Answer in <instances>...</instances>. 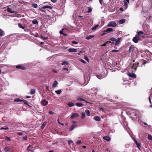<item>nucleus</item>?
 Returning a JSON list of instances; mask_svg holds the SVG:
<instances>
[{"label":"nucleus","instance_id":"1","mask_svg":"<svg viewBox=\"0 0 152 152\" xmlns=\"http://www.w3.org/2000/svg\"><path fill=\"white\" fill-rule=\"evenodd\" d=\"M144 33L142 31H140L137 32L134 37L132 39V41L135 43L138 42L139 40H140V34H143Z\"/></svg>","mask_w":152,"mask_h":152},{"label":"nucleus","instance_id":"2","mask_svg":"<svg viewBox=\"0 0 152 152\" xmlns=\"http://www.w3.org/2000/svg\"><path fill=\"white\" fill-rule=\"evenodd\" d=\"M121 38H118L117 39H116L115 38L113 37L110 38L109 40L110 41H115V45H117L119 44L121 41Z\"/></svg>","mask_w":152,"mask_h":152},{"label":"nucleus","instance_id":"3","mask_svg":"<svg viewBox=\"0 0 152 152\" xmlns=\"http://www.w3.org/2000/svg\"><path fill=\"white\" fill-rule=\"evenodd\" d=\"M113 31V29L111 28H109L106 30H104L103 33L101 34V36H103L107 33L111 32Z\"/></svg>","mask_w":152,"mask_h":152},{"label":"nucleus","instance_id":"4","mask_svg":"<svg viewBox=\"0 0 152 152\" xmlns=\"http://www.w3.org/2000/svg\"><path fill=\"white\" fill-rule=\"evenodd\" d=\"M116 26V23L113 21L110 22L107 25L108 27H115Z\"/></svg>","mask_w":152,"mask_h":152},{"label":"nucleus","instance_id":"5","mask_svg":"<svg viewBox=\"0 0 152 152\" xmlns=\"http://www.w3.org/2000/svg\"><path fill=\"white\" fill-rule=\"evenodd\" d=\"M139 63L138 62H135V63L133 64L132 67V68L134 69V70L135 71L137 70V67L139 66Z\"/></svg>","mask_w":152,"mask_h":152},{"label":"nucleus","instance_id":"6","mask_svg":"<svg viewBox=\"0 0 152 152\" xmlns=\"http://www.w3.org/2000/svg\"><path fill=\"white\" fill-rule=\"evenodd\" d=\"M16 68L18 69L22 70H26L27 69V68L26 67L20 65L16 66Z\"/></svg>","mask_w":152,"mask_h":152},{"label":"nucleus","instance_id":"7","mask_svg":"<svg viewBox=\"0 0 152 152\" xmlns=\"http://www.w3.org/2000/svg\"><path fill=\"white\" fill-rule=\"evenodd\" d=\"M135 47L133 45H132L130 47L129 50V52L130 53H132L134 50Z\"/></svg>","mask_w":152,"mask_h":152},{"label":"nucleus","instance_id":"8","mask_svg":"<svg viewBox=\"0 0 152 152\" xmlns=\"http://www.w3.org/2000/svg\"><path fill=\"white\" fill-rule=\"evenodd\" d=\"M79 116V115L78 113H74L72 114L70 118L72 119H73L75 118H77Z\"/></svg>","mask_w":152,"mask_h":152},{"label":"nucleus","instance_id":"9","mask_svg":"<svg viewBox=\"0 0 152 152\" xmlns=\"http://www.w3.org/2000/svg\"><path fill=\"white\" fill-rule=\"evenodd\" d=\"M128 76L130 77H132L133 78L136 77V75L133 72H128Z\"/></svg>","mask_w":152,"mask_h":152},{"label":"nucleus","instance_id":"10","mask_svg":"<svg viewBox=\"0 0 152 152\" xmlns=\"http://www.w3.org/2000/svg\"><path fill=\"white\" fill-rule=\"evenodd\" d=\"M68 51L69 53L76 52L77 51V50L76 49L70 48L68 50Z\"/></svg>","mask_w":152,"mask_h":152},{"label":"nucleus","instance_id":"11","mask_svg":"<svg viewBox=\"0 0 152 152\" xmlns=\"http://www.w3.org/2000/svg\"><path fill=\"white\" fill-rule=\"evenodd\" d=\"M41 103L44 106H45L48 104V102L45 99L41 102Z\"/></svg>","mask_w":152,"mask_h":152},{"label":"nucleus","instance_id":"12","mask_svg":"<svg viewBox=\"0 0 152 152\" xmlns=\"http://www.w3.org/2000/svg\"><path fill=\"white\" fill-rule=\"evenodd\" d=\"M33 148V146L32 145H29L28 146L27 148V150L29 151H30L32 152H34V151L32 149V148Z\"/></svg>","mask_w":152,"mask_h":152},{"label":"nucleus","instance_id":"13","mask_svg":"<svg viewBox=\"0 0 152 152\" xmlns=\"http://www.w3.org/2000/svg\"><path fill=\"white\" fill-rule=\"evenodd\" d=\"M103 139L106 140L107 142H109L110 141L111 138L109 136H104L103 137Z\"/></svg>","mask_w":152,"mask_h":152},{"label":"nucleus","instance_id":"14","mask_svg":"<svg viewBox=\"0 0 152 152\" xmlns=\"http://www.w3.org/2000/svg\"><path fill=\"white\" fill-rule=\"evenodd\" d=\"M77 100H78L79 101H85L86 103H87V102L83 98V97L80 96L79 97L77 98Z\"/></svg>","mask_w":152,"mask_h":152},{"label":"nucleus","instance_id":"15","mask_svg":"<svg viewBox=\"0 0 152 152\" xmlns=\"http://www.w3.org/2000/svg\"><path fill=\"white\" fill-rule=\"evenodd\" d=\"M77 126V125L75 124H72L70 127L69 130L72 131L74 128Z\"/></svg>","mask_w":152,"mask_h":152},{"label":"nucleus","instance_id":"16","mask_svg":"<svg viewBox=\"0 0 152 152\" xmlns=\"http://www.w3.org/2000/svg\"><path fill=\"white\" fill-rule=\"evenodd\" d=\"M94 119L96 121H99L101 120L100 117L98 116L94 117Z\"/></svg>","mask_w":152,"mask_h":152},{"label":"nucleus","instance_id":"17","mask_svg":"<svg viewBox=\"0 0 152 152\" xmlns=\"http://www.w3.org/2000/svg\"><path fill=\"white\" fill-rule=\"evenodd\" d=\"M76 105L77 106L79 107H82L84 106V104L81 102L76 103Z\"/></svg>","mask_w":152,"mask_h":152},{"label":"nucleus","instance_id":"18","mask_svg":"<svg viewBox=\"0 0 152 152\" xmlns=\"http://www.w3.org/2000/svg\"><path fill=\"white\" fill-rule=\"evenodd\" d=\"M7 12L11 13H14L15 12L14 10H12L11 8L9 7L7 8Z\"/></svg>","mask_w":152,"mask_h":152},{"label":"nucleus","instance_id":"19","mask_svg":"<svg viewBox=\"0 0 152 152\" xmlns=\"http://www.w3.org/2000/svg\"><path fill=\"white\" fill-rule=\"evenodd\" d=\"M58 84V82L56 80H55L53 84V87L54 88L56 87Z\"/></svg>","mask_w":152,"mask_h":152},{"label":"nucleus","instance_id":"20","mask_svg":"<svg viewBox=\"0 0 152 152\" xmlns=\"http://www.w3.org/2000/svg\"><path fill=\"white\" fill-rule=\"evenodd\" d=\"M126 20L124 19H122L118 21L119 23L120 24H122L125 22Z\"/></svg>","mask_w":152,"mask_h":152},{"label":"nucleus","instance_id":"21","mask_svg":"<svg viewBox=\"0 0 152 152\" xmlns=\"http://www.w3.org/2000/svg\"><path fill=\"white\" fill-rule=\"evenodd\" d=\"M4 150L5 152H10V148L8 147H5L4 149Z\"/></svg>","mask_w":152,"mask_h":152},{"label":"nucleus","instance_id":"22","mask_svg":"<svg viewBox=\"0 0 152 152\" xmlns=\"http://www.w3.org/2000/svg\"><path fill=\"white\" fill-rule=\"evenodd\" d=\"M85 113L87 116H89L90 115V113L89 110H86L85 111Z\"/></svg>","mask_w":152,"mask_h":152},{"label":"nucleus","instance_id":"23","mask_svg":"<svg viewBox=\"0 0 152 152\" xmlns=\"http://www.w3.org/2000/svg\"><path fill=\"white\" fill-rule=\"evenodd\" d=\"M65 29L64 28H62L61 29V30L59 31V33H60V34H63L64 36H66L67 35V34H66L64 33L63 32V31L64 30H65Z\"/></svg>","mask_w":152,"mask_h":152},{"label":"nucleus","instance_id":"24","mask_svg":"<svg viewBox=\"0 0 152 152\" xmlns=\"http://www.w3.org/2000/svg\"><path fill=\"white\" fill-rule=\"evenodd\" d=\"M4 34V31L2 29H0V36H3Z\"/></svg>","mask_w":152,"mask_h":152},{"label":"nucleus","instance_id":"25","mask_svg":"<svg viewBox=\"0 0 152 152\" xmlns=\"http://www.w3.org/2000/svg\"><path fill=\"white\" fill-rule=\"evenodd\" d=\"M23 101L22 100L20 99L19 98H16L14 100V102H22Z\"/></svg>","mask_w":152,"mask_h":152},{"label":"nucleus","instance_id":"26","mask_svg":"<svg viewBox=\"0 0 152 152\" xmlns=\"http://www.w3.org/2000/svg\"><path fill=\"white\" fill-rule=\"evenodd\" d=\"M67 105L69 107H72L74 106L75 104H74L71 102H69L68 104Z\"/></svg>","mask_w":152,"mask_h":152},{"label":"nucleus","instance_id":"27","mask_svg":"<svg viewBox=\"0 0 152 152\" xmlns=\"http://www.w3.org/2000/svg\"><path fill=\"white\" fill-rule=\"evenodd\" d=\"M94 37V36H93V35H89L87 37L86 39L87 40H89V39H92V38H93V37Z\"/></svg>","mask_w":152,"mask_h":152},{"label":"nucleus","instance_id":"28","mask_svg":"<svg viewBox=\"0 0 152 152\" xmlns=\"http://www.w3.org/2000/svg\"><path fill=\"white\" fill-rule=\"evenodd\" d=\"M46 124H47V122H44L43 123V124L41 126V128L42 129H43L44 128Z\"/></svg>","mask_w":152,"mask_h":152},{"label":"nucleus","instance_id":"29","mask_svg":"<svg viewBox=\"0 0 152 152\" xmlns=\"http://www.w3.org/2000/svg\"><path fill=\"white\" fill-rule=\"evenodd\" d=\"M35 90L34 89H32L31 90L30 94H35Z\"/></svg>","mask_w":152,"mask_h":152},{"label":"nucleus","instance_id":"30","mask_svg":"<svg viewBox=\"0 0 152 152\" xmlns=\"http://www.w3.org/2000/svg\"><path fill=\"white\" fill-rule=\"evenodd\" d=\"M18 27L19 28H22L23 29H24L25 27L22 26L20 23H18Z\"/></svg>","mask_w":152,"mask_h":152},{"label":"nucleus","instance_id":"31","mask_svg":"<svg viewBox=\"0 0 152 152\" xmlns=\"http://www.w3.org/2000/svg\"><path fill=\"white\" fill-rule=\"evenodd\" d=\"M5 140L7 141H11L10 139L8 137L6 136H4Z\"/></svg>","mask_w":152,"mask_h":152},{"label":"nucleus","instance_id":"32","mask_svg":"<svg viewBox=\"0 0 152 152\" xmlns=\"http://www.w3.org/2000/svg\"><path fill=\"white\" fill-rule=\"evenodd\" d=\"M32 23L33 24H38V22L37 20L36 19L33 20L32 21Z\"/></svg>","mask_w":152,"mask_h":152},{"label":"nucleus","instance_id":"33","mask_svg":"<svg viewBox=\"0 0 152 152\" xmlns=\"http://www.w3.org/2000/svg\"><path fill=\"white\" fill-rule=\"evenodd\" d=\"M43 8L45 9L46 8H49L50 9H52V7H51L48 6H45L43 7Z\"/></svg>","mask_w":152,"mask_h":152},{"label":"nucleus","instance_id":"34","mask_svg":"<svg viewBox=\"0 0 152 152\" xmlns=\"http://www.w3.org/2000/svg\"><path fill=\"white\" fill-rule=\"evenodd\" d=\"M32 6L34 8H37L38 7V5L36 4L33 3L32 4Z\"/></svg>","mask_w":152,"mask_h":152},{"label":"nucleus","instance_id":"35","mask_svg":"<svg viewBox=\"0 0 152 152\" xmlns=\"http://www.w3.org/2000/svg\"><path fill=\"white\" fill-rule=\"evenodd\" d=\"M98 26L99 25L98 24L94 26V27L93 28H92L91 29L92 30H95Z\"/></svg>","mask_w":152,"mask_h":152},{"label":"nucleus","instance_id":"36","mask_svg":"<svg viewBox=\"0 0 152 152\" xmlns=\"http://www.w3.org/2000/svg\"><path fill=\"white\" fill-rule=\"evenodd\" d=\"M68 64H69V63H68V62L67 61H63L61 63L62 65H65V64L68 65Z\"/></svg>","mask_w":152,"mask_h":152},{"label":"nucleus","instance_id":"37","mask_svg":"<svg viewBox=\"0 0 152 152\" xmlns=\"http://www.w3.org/2000/svg\"><path fill=\"white\" fill-rule=\"evenodd\" d=\"M55 92L57 94H59L62 91L61 90H59L57 91H56Z\"/></svg>","mask_w":152,"mask_h":152},{"label":"nucleus","instance_id":"38","mask_svg":"<svg viewBox=\"0 0 152 152\" xmlns=\"http://www.w3.org/2000/svg\"><path fill=\"white\" fill-rule=\"evenodd\" d=\"M148 138L149 140H152V136L149 134H148Z\"/></svg>","mask_w":152,"mask_h":152},{"label":"nucleus","instance_id":"39","mask_svg":"<svg viewBox=\"0 0 152 152\" xmlns=\"http://www.w3.org/2000/svg\"><path fill=\"white\" fill-rule=\"evenodd\" d=\"M9 129V128L7 127H1L0 128V130H2L3 129L8 130Z\"/></svg>","mask_w":152,"mask_h":152},{"label":"nucleus","instance_id":"40","mask_svg":"<svg viewBox=\"0 0 152 152\" xmlns=\"http://www.w3.org/2000/svg\"><path fill=\"white\" fill-rule=\"evenodd\" d=\"M84 58L88 62H89V60L88 58L86 56H84Z\"/></svg>","mask_w":152,"mask_h":152},{"label":"nucleus","instance_id":"41","mask_svg":"<svg viewBox=\"0 0 152 152\" xmlns=\"http://www.w3.org/2000/svg\"><path fill=\"white\" fill-rule=\"evenodd\" d=\"M79 60L80 61H81V62H82L84 64H86V62L85 61H84V60L82 59L79 58Z\"/></svg>","mask_w":152,"mask_h":152},{"label":"nucleus","instance_id":"42","mask_svg":"<svg viewBox=\"0 0 152 152\" xmlns=\"http://www.w3.org/2000/svg\"><path fill=\"white\" fill-rule=\"evenodd\" d=\"M18 135H24L23 133L21 132H18L17 133Z\"/></svg>","mask_w":152,"mask_h":152},{"label":"nucleus","instance_id":"43","mask_svg":"<svg viewBox=\"0 0 152 152\" xmlns=\"http://www.w3.org/2000/svg\"><path fill=\"white\" fill-rule=\"evenodd\" d=\"M28 138V137L27 135H26V136L23 137H22L23 140H27Z\"/></svg>","mask_w":152,"mask_h":152},{"label":"nucleus","instance_id":"44","mask_svg":"<svg viewBox=\"0 0 152 152\" xmlns=\"http://www.w3.org/2000/svg\"><path fill=\"white\" fill-rule=\"evenodd\" d=\"M85 117V114L84 113H82L81 117L83 119Z\"/></svg>","mask_w":152,"mask_h":152},{"label":"nucleus","instance_id":"45","mask_svg":"<svg viewBox=\"0 0 152 152\" xmlns=\"http://www.w3.org/2000/svg\"><path fill=\"white\" fill-rule=\"evenodd\" d=\"M88 12L90 13V12H91L92 11V9L90 7H88Z\"/></svg>","mask_w":152,"mask_h":152},{"label":"nucleus","instance_id":"46","mask_svg":"<svg viewBox=\"0 0 152 152\" xmlns=\"http://www.w3.org/2000/svg\"><path fill=\"white\" fill-rule=\"evenodd\" d=\"M148 63V62L145 60H144L143 62L142 63V64L141 65V66H142V65H145Z\"/></svg>","mask_w":152,"mask_h":152},{"label":"nucleus","instance_id":"47","mask_svg":"<svg viewBox=\"0 0 152 152\" xmlns=\"http://www.w3.org/2000/svg\"><path fill=\"white\" fill-rule=\"evenodd\" d=\"M39 10L42 12H45V9L43 8V7H42L41 8H40Z\"/></svg>","mask_w":152,"mask_h":152},{"label":"nucleus","instance_id":"48","mask_svg":"<svg viewBox=\"0 0 152 152\" xmlns=\"http://www.w3.org/2000/svg\"><path fill=\"white\" fill-rule=\"evenodd\" d=\"M124 5L125 7L127 6H128V4H127V2H126V1L125 0H124Z\"/></svg>","mask_w":152,"mask_h":152},{"label":"nucleus","instance_id":"49","mask_svg":"<svg viewBox=\"0 0 152 152\" xmlns=\"http://www.w3.org/2000/svg\"><path fill=\"white\" fill-rule=\"evenodd\" d=\"M76 143L78 145H80L82 143V142L80 140H78L77 142Z\"/></svg>","mask_w":152,"mask_h":152},{"label":"nucleus","instance_id":"50","mask_svg":"<svg viewBox=\"0 0 152 152\" xmlns=\"http://www.w3.org/2000/svg\"><path fill=\"white\" fill-rule=\"evenodd\" d=\"M23 101V102H24V103L25 104L27 105H28V102L27 101L24 100Z\"/></svg>","mask_w":152,"mask_h":152},{"label":"nucleus","instance_id":"51","mask_svg":"<svg viewBox=\"0 0 152 152\" xmlns=\"http://www.w3.org/2000/svg\"><path fill=\"white\" fill-rule=\"evenodd\" d=\"M119 51L118 50H111V52H117Z\"/></svg>","mask_w":152,"mask_h":152},{"label":"nucleus","instance_id":"52","mask_svg":"<svg viewBox=\"0 0 152 152\" xmlns=\"http://www.w3.org/2000/svg\"><path fill=\"white\" fill-rule=\"evenodd\" d=\"M42 38L43 39H48V37H43L42 36Z\"/></svg>","mask_w":152,"mask_h":152},{"label":"nucleus","instance_id":"53","mask_svg":"<svg viewBox=\"0 0 152 152\" xmlns=\"http://www.w3.org/2000/svg\"><path fill=\"white\" fill-rule=\"evenodd\" d=\"M136 145H137V147L139 148V147L140 146L141 144L139 143H138L137 144H136Z\"/></svg>","mask_w":152,"mask_h":152},{"label":"nucleus","instance_id":"54","mask_svg":"<svg viewBox=\"0 0 152 152\" xmlns=\"http://www.w3.org/2000/svg\"><path fill=\"white\" fill-rule=\"evenodd\" d=\"M30 29L29 28H26L24 29V30L26 32H28L29 31Z\"/></svg>","mask_w":152,"mask_h":152},{"label":"nucleus","instance_id":"55","mask_svg":"<svg viewBox=\"0 0 152 152\" xmlns=\"http://www.w3.org/2000/svg\"><path fill=\"white\" fill-rule=\"evenodd\" d=\"M78 43L77 42L75 41H73L72 42V43L74 44H77Z\"/></svg>","mask_w":152,"mask_h":152},{"label":"nucleus","instance_id":"56","mask_svg":"<svg viewBox=\"0 0 152 152\" xmlns=\"http://www.w3.org/2000/svg\"><path fill=\"white\" fill-rule=\"evenodd\" d=\"M142 35L143 34H140V38L141 37H142V38H143L145 37L143 35Z\"/></svg>","mask_w":152,"mask_h":152},{"label":"nucleus","instance_id":"57","mask_svg":"<svg viewBox=\"0 0 152 152\" xmlns=\"http://www.w3.org/2000/svg\"><path fill=\"white\" fill-rule=\"evenodd\" d=\"M49 113L50 114L53 115L54 114V112L52 111H49Z\"/></svg>","mask_w":152,"mask_h":152},{"label":"nucleus","instance_id":"58","mask_svg":"<svg viewBox=\"0 0 152 152\" xmlns=\"http://www.w3.org/2000/svg\"><path fill=\"white\" fill-rule=\"evenodd\" d=\"M83 52H83V51H80L79 52V53H77V54L79 55H80V53H83Z\"/></svg>","mask_w":152,"mask_h":152},{"label":"nucleus","instance_id":"59","mask_svg":"<svg viewBox=\"0 0 152 152\" xmlns=\"http://www.w3.org/2000/svg\"><path fill=\"white\" fill-rule=\"evenodd\" d=\"M49 86H46V90H48V91H49Z\"/></svg>","mask_w":152,"mask_h":152},{"label":"nucleus","instance_id":"60","mask_svg":"<svg viewBox=\"0 0 152 152\" xmlns=\"http://www.w3.org/2000/svg\"><path fill=\"white\" fill-rule=\"evenodd\" d=\"M63 70H66V71H68L69 70V69L68 68H63Z\"/></svg>","mask_w":152,"mask_h":152},{"label":"nucleus","instance_id":"61","mask_svg":"<svg viewBox=\"0 0 152 152\" xmlns=\"http://www.w3.org/2000/svg\"><path fill=\"white\" fill-rule=\"evenodd\" d=\"M103 0H99V2L100 4L101 5L102 4V2H103Z\"/></svg>","mask_w":152,"mask_h":152},{"label":"nucleus","instance_id":"62","mask_svg":"<svg viewBox=\"0 0 152 152\" xmlns=\"http://www.w3.org/2000/svg\"><path fill=\"white\" fill-rule=\"evenodd\" d=\"M72 142V141L71 140H69L68 141V143L69 144H70Z\"/></svg>","mask_w":152,"mask_h":152},{"label":"nucleus","instance_id":"63","mask_svg":"<svg viewBox=\"0 0 152 152\" xmlns=\"http://www.w3.org/2000/svg\"><path fill=\"white\" fill-rule=\"evenodd\" d=\"M107 43H106V42L104 43L103 44H102V45H101V46L103 47V46H105L106 45H107Z\"/></svg>","mask_w":152,"mask_h":152},{"label":"nucleus","instance_id":"64","mask_svg":"<svg viewBox=\"0 0 152 152\" xmlns=\"http://www.w3.org/2000/svg\"><path fill=\"white\" fill-rule=\"evenodd\" d=\"M111 42L110 40V41H107L106 42V43L107 44H109V43H110Z\"/></svg>","mask_w":152,"mask_h":152}]
</instances>
